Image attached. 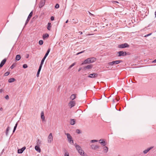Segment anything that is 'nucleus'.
<instances>
[{"instance_id":"44","label":"nucleus","mask_w":156,"mask_h":156,"mask_svg":"<svg viewBox=\"0 0 156 156\" xmlns=\"http://www.w3.org/2000/svg\"><path fill=\"white\" fill-rule=\"evenodd\" d=\"M65 156H69V153L68 152H66L65 153Z\"/></svg>"},{"instance_id":"19","label":"nucleus","mask_w":156,"mask_h":156,"mask_svg":"<svg viewBox=\"0 0 156 156\" xmlns=\"http://www.w3.org/2000/svg\"><path fill=\"white\" fill-rule=\"evenodd\" d=\"M41 118L42 121L45 120V117L44 115V113L43 112H42L41 114Z\"/></svg>"},{"instance_id":"38","label":"nucleus","mask_w":156,"mask_h":156,"mask_svg":"<svg viewBox=\"0 0 156 156\" xmlns=\"http://www.w3.org/2000/svg\"><path fill=\"white\" fill-rule=\"evenodd\" d=\"M98 141V140H91L90 142L91 143H94V142H97Z\"/></svg>"},{"instance_id":"21","label":"nucleus","mask_w":156,"mask_h":156,"mask_svg":"<svg viewBox=\"0 0 156 156\" xmlns=\"http://www.w3.org/2000/svg\"><path fill=\"white\" fill-rule=\"evenodd\" d=\"M16 60L17 61H19L21 59V56L20 55H17L16 56Z\"/></svg>"},{"instance_id":"1","label":"nucleus","mask_w":156,"mask_h":156,"mask_svg":"<svg viewBox=\"0 0 156 156\" xmlns=\"http://www.w3.org/2000/svg\"><path fill=\"white\" fill-rule=\"evenodd\" d=\"M65 135H67V138L69 142L71 144H73V141L72 140V137L71 136L70 134L69 133H65Z\"/></svg>"},{"instance_id":"53","label":"nucleus","mask_w":156,"mask_h":156,"mask_svg":"<svg viewBox=\"0 0 156 156\" xmlns=\"http://www.w3.org/2000/svg\"><path fill=\"white\" fill-rule=\"evenodd\" d=\"M3 91V90L2 89H0V93H2Z\"/></svg>"},{"instance_id":"30","label":"nucleus","mask_w":156,"mask_h":156,"mask_svg":"<svg viewBox=\"0 0 156 156\" xmlns=\"http://www.w3.org/2000/svg\"><path fill=\"white\" fill-rule=\"evenodd\" d=\"M17 125H18V123H17V122L16 123V124H15V126H14V127L13 130V133H14L15 132V130H16V128H17Z\"/></svg>"},{"instance_id":"47","label":"nucleus","mask_w":156,"mask_h":156,"mask_svg":"<svg viewBox=\"0 0 156 156\" xmlns=\"http://www.w3.org/2000/svg\"><path fill=\"white\" fill-rule=\"evenodd\" d=\"M5 98L6 99V100H8L9 99V96L8 95H6L5 97Z\"/></svg>"},{"instance_id":"41","label":"nucleus","mask_w":156,"mask_h":156,"mask_svg":"<svg viewBox=\"0 0 156 156\" xmlns=\"http://www.w3.org/2000/svg\"><path fill=\"white\" fill-rule=\"evenodd\" d=\"M85 51V50H84V51H81V52H79V53H77L76 54V55H79V54H81V53H83Z\"/></svg>"},{"instance_id":"37","label":"nucleus","mask_w":156,"mask_h":156,"mask_svg":"<svg viewBox=\"0 0 156 156\" xmlns=\"http://www.w3.org/2000/svg\"><path fill=\"white\" fill-rule=\"evenodd\" d=\"M43 41L42 40H40L39 41V44L40 45H42L43 44Z\"/></svg>"},{"instance_id":"36","label":"nucleus","mask_w":156,"mask_h":156,"mask_svg":"<svg viewBox=\"0 0 156 156\" xmlns=\"http://www.w3.org/2000/svg\"><path fill=\"white\" fill-rule=\"evenodd\" d=\"M10 73L9 72H7L4 74V76H8Z\"/></svg>"},{"instance_id":"50","label":"nucleus","mask_w":156,"mask_h":156,"mask_svg":"<svg viewBox=\"0 0 156 156\" xmlns=\"http://www.w3.org/2000/svg\"><path fill=\"white\" fill-rule=\"evenodd\" d=\"M116 100L117 101H118L119 100V97H116Z\"/></svg>"},{"instance_id":"22","label":"nucleus","mask_w":156,"mask_h":156,"mask_svg":"<svg viewBox=\"0 0 156 156\" xmlns=\"http://www.w3.org/2000/svg\"><path fill=\"white\" fill-rule=\"evenodd\" d=\"M49 37V35L48 34H44L43 35V38L44 39H45L46 38H47Z\"/></svg>"},{"instance_id":"32","label":"nucleus","mask_w":156,"mask_h":156,"mask_svg":"<svg viewBox=\"0 0 156 156\" xmlns=\"http://www.w3.org/2000/svg\"><path fill=\"white\" fill-rule=\"evenodd\" d=\"M76 62H75L73 63L72 65H71L69 67L68 69H70L72 67H73V66H74V65H76Z\"/></svg>"},{"instance_id":"55","label":"nucleus","mask_w":156,"mask_h":156,"mask_svg":"<svg viewBox=\"0 0 156 156\" xmlns=\"http://www.w3.org/2000/svg\"><path fill=\"white\" fill-rule=\"evenodd\" d=\"M29 54H27V55L26 58H28L29 57Z\"/></svg>"},{"instance_id":"54","label":"nucleus","mask_w":156,"mask_h":156,"mask_svg":"<svg viewBox=\"0 0 156 156\" xmlns=\"http://www.w3.org/2000/svg\"><path fill=\"white\" fill-rule=\"evenodd\" d=\"M79 33H80V34H83V33L81 31H79Z\"/></svg>"},{"instance_id":"28","label":"nucleus","mask_w":156,"mask_h":156,"mask_svg":"<svg viewBox=\"0 0 156 156\" xmlns=\"http://www.w3.org/2000/svg\"><path fill=\"white\" fill-rule=\"evenodd\" d=\"M75 123V121L74 119H71L70 124L72 125H74Z\"/></svg>"},{"instance_id":"45","label":"nucleus","mask_w":156,"mask_h":156,"mask_svg":"<svg viewBox=\"0 0 156 156\" xmlns=\"http://www.w3.org/2000/svg\"><path fill=\"white\" fill-rule=\"evenodd\" d=\"M51 21H53L54 20V17L53 16H51L50 18Z\"/></svg>"},{"instance_id":"52","label":"nucleus","mask_w":156,"mask_h":156,"mask_svg":"<svg viewBox=\"0 0 156 156\" xmlns=\"http://www.w3.org/2000/svg\"><path fill=\"white\" fill-rule=\"evenodd\" d=\"M82 69V68L80 67V68L79 69H78V72H79Z\"/></svg>"},{"instance_id":"40","label":"nucleus","mask_w":156,"mask_h":156,"mask_svg":"<svg viewBox=\"0 0 156 156\" xmlns=\"http://www.w3.org/2000/svg\"><path fill=\"white\" fill-rule=\"evenodd\" d=\"M59 5L58 4H56L55 6V7L56 9H58L59 8Z\"/></svg>"},{"instance_id":"14","label":"nucleus","mask_w":156,"mask_h":156,"mask_svg":"<svg viewBox=\"0 0 156 156\" xmlns=\"http://www.w3.org/2000/svg\"><path fill=\"white\" fill-rule=\"evenodd\" d=\"M153 148V147H151L143 151V153L144 154H147L149 151L152 149Z\"/></svg>"},{"instance_id":"39","label":"nucleus","mask_w":156,"mask_h":156,"mask_svg":"<svg viewBox=\"0 0 156 156\" xmlns=\"http://www.w3.org/2000/svg\"><path fill=\"white\" fill-rule=\"evenodd\" d=\"M23 68L24 69H26L27 67V66L26 64H24L23 66Z\"/></svg>"},{"instance_id":"11","label":"nucleus","mask_w":156,"mask_h":156,"mask_svg":"<svg viewBox=\"0 0 156 156\" xmlns=\"http://www.w3.org/2000/svg\"><path fill=\"white\" fill-rule=\"evenodd\" d=\"M26 147L25 146L23 147L20 149H19L18 150V153L19 154H21L26 149Z\"/></svg>"},{"instance_id":"27","label":"nucleus","mask_w":156,"mask_h":156,"mask_svg":"<svg viewBox=\"0 0 156 156\" xmlns=\"http://www.w3.org/2000/svg\"><path fill=\"white\" fill-rule=\"evenodd\" d=\"M79 153L81 155H82L84 154V151L82 149H80V150L78 151Z\"/></svg>"},{"instance_id":"46","label":"nucleus","mask_w":156,"mask_h":156,"mask_svg":"<svg viewBox=\"0 0 156 156\" xmlns=\"http://www.w3.org/2000/svg\"><path fill=\"white\" fill-rule=\"evenodd\" d=\"M151 34H152V33H150V34H147V35H145L144 36V37H148V36H149L151 35Z\"/></svg>"},{"instance_id":"15","label":"nucleus","mask_w":156,"mask_h":156,"mask_svg":"<svg viewBox=\"0 0 156 156\" xmlns=\"http://www.w3.org/2000/svg\"><path fill=\"white\" fill-rule=\"evenodd\" d=\"M91 148L94 150H96L99 147L98 145L92 144L91 146Z\"/></svg>"},{"instance_id":"6","label":"nucleus","mask_w":156,"mask_h":156,"mask_svg":"<svg viewBox=\"0 0 156 156\" xmlns=\"http://www.w3.org/2000/svg\"><path fill=\"white\" fill-rule=\"evenodd\" d=\"M98 74L97 73H92L89 74L88 77L90 78H96L98 77Z\"/></svg>"},{"instance_id":"49","label":"nucleus","mask_w":156,"mask_h":156,"mask_svg":"<svg viewBox=\"0 0 156 156\" xmlns=\"http://www.w3.org/2000/svg\"><path fill=\"white\" fill-rule=\"evenodd\" d=\"M43 65V64H41V63L40 65L39 66V69H41Z\"/></svg>"},{"instance_id":"31","label":"nucleus","mask_w":156,"mask_h":156,"mask_svg":"<svg viewBox=\"0 0 156 156\" xmlns=\"http://www.w3.org/2000/svg\"><path fill=\"white\" fill-rule=\"evenodd\" d=\"M37 145L39 146V145L41 144V141L39 139L37 140Z\"/></svg>"},{"instance_id":"20","label":"nucleus","mask_w":156,"mask_h":156,"mask_svg":"<svg viewBox=\"0 0 156 156\" xmlns=\"http://www.w3.org/2000/svg\"><path fill=\"white\" fill-rule=\"evenodd\" d=\"M104 152L105 153H107L108 151V148L106 146H105L103 147Z\"/></svg>"},{"instance_id":"4","label":"nucleus","mask_w":156,"mask_h":156,"mask_svg":"<svg viewBox=\"0 0 156 156\" xmlns=\"http://www.w3.org/2000/svg\"><path fill=\"white\" fill-rule=\"evenodd\" d=\"M33 11H32L29 14L27 17V20H26L25 23V25H26L27 24L28 22H29V20H30L32 16L33 15Z\"/></svg>"},{"instance_id":"2","label":"nucleus","mask_w":156,"mask_h":156,"mask_svg":"<svg viewBox=\"0 0 156 156\" xmlns=\"http://www.w3.org/2000/svg\"><path fill=\"white\" fill-rule=\"evenodd\" d=\"M122 62V60H116L113 61L111 62H109L108 63V64L109 65L112 66L114 65L118 64L119 63H120Z\"/></svg>"},{"instance_id":"51","label":"nucleus","mask_w":156,"mask_h":156,"mask_svg":"<svg viewBox=\"0 0 156 156\" xmlns=\"http://www.w3.org/2000/svg\"><path fill=\"white\" fill-rule=\"evenodd\" d=\"M48 56L47 55H45L44 56V57H43V58H44V59H45V58H46V57Z\"/></svg>"},{"instance_id":"57","label":"nucleus","mask_w":156,"mask_h":156,"mask_svg":"<svg viewBox=\"0 0 156 156\" xmlns=\"http://www.w3.org/2000/svg\"><path fill=\"white\" fill-rule=\"evenodd\" d=\"M68 22V20H67L66 21V23H67Z\"/></svg>"},{"instance_id":"18","label":"nucleus","mask_w":156,"mask_h":156,"mask_svg":"<svg viewBox=\"0 0 156 156\" xmlns=\"http://www.w3.org/2000/svg\"><path fill=\"white\" fill-rule=\"evenodd\" d=\"M90 59V63H92L95 62L96 59L95 57H91L89 58Z\"/></svg>"},{"instance_id":"10","label":"nucleus","mask_w":156,"mask_h":156,"mask_svg":"<svg viewBox=\"0 0 156 156\" xmlns=\"http://www.w3.org/2000/svg\"><path fill=\"white\" fill-rule=\"evenodd\" d=\"M6 60L7 59L5 58L2 61L0 64V68L2 67L3 66L5 63Z\"/></svg>"},{"instance_id":"13","label":"nucleus","mask_w":156,"mask_h":156,"mask_svg":"<svg viewBox=\"0 0 156 156\" xmlns=\"http://www.w3.org/2000/svg\"><path fill=\"white\" fill-rule=\"evenodd\" d=\"M124 52L123 51H120L118 52V54L117 55L118 57H120V56H124Z\"/></svg>"},{"instance_id":"25","label":"nucleus","mask_w":156,"mask_h":156,"mask_svg":"<svg viewBox=\"0 0 156 156\" xmlns=\"http://www.w3.org/2000/svg\"><path fill=\"white\" fill-rule=\"evenodd\" d=\"M75 146L76 148V150L78 151L80 150V149H81L79 145H77V144H75Z\"/></svg>"},{"instance_id":"29","label":"nucleus","mask_w":156,"mask_h":156,"mask_svg":"<svg viewBox=\"0 0 156 156\" xmlns=\"http://www.w3.org/2000/svg\"><path fill=\"white\" fill-rule=\"evenodd\" d=\"M10 129V127L8 126L6 129L5 133L6 136L8 135V132Z\"/></svg>"},{"instance_id":"24","label":"nucleus","mask_w":156,"mask_h":156,"mask_svg":"<svg viewBox=\"0 0 156 156\" xmlns=\"http://www.w3.org/2000/svg\"><path fill=\"white\" fill-rule=\"evenodd\" d=\"M76 94H73L70 97V99L72 100H73L76 98Z\"/></svg>"},{"instance_id":"12","label":"nucleus","mask_w":156,"mask_h":156,"mask_svg":"<svg viewBox=\"0 0 156 156\" xmlns=\"http://www.w3.org/2000/svg\"><path fill=\"white\" fill-rule=\"evenodd\" d=\"M68 105H69L71 106L70 108H71L75 105V101H70V102L69 103Z\"/></svg>"},{"instance_id":"23","label":"nucleus","mask_w":156,"mask_h":156,"mask_svg":"<svg viewBox=\"0 0 156 156\" xmlns=\"http://www.w3.org/2000/svg\"><path fill=\"white\" fill-rule=\"evenodd\" d=\"M16 80L14 78H11L8 80V82L10 83L14 82Z\"/></svg>"},{"instance_id":"5","label":"nucleus","mask_w":156,"mask_h":156,"mask_svg":"<svg viewBox=\"0 0 156 156\" xmlns=\"http://www.w3.org/2000/svg\"><path fill=\"white\" fill-rule=\"evenodd\" d=\"M53 140L52 134L51 133H50L48 137V142L51 143Z\"/></svg>"},{"instance_id":"8","label":"nucleus","mask_w":156,"mask_h":156,"mask_svg":"<svg viewBox=\"0 0 156 156\" xmlns=\"http://www.w3.org/2000/svg\"><path fill=\"white\" fill-rule=\"evenodd\" d=\"M99 142L103 146H105L106 145V143L105 142L104 140L100 139L99 140Z\"/></svg>"},{"instance_id":"16","label":"nucleus","mask_w":156,"mask_h":156,"mask_svg":"<svg viewBox=\"0 0 156 156\" xmlns=\"http://www.w3.org/2000/svg\"><path fill=\"white\" fill-rule=\"evenodd\" d=\"M92 65H87V66L84 67L83 69L85 70L87 69H91L93 67Z\"/></svg>"},{"instance_id":"9","label":"nucleus","mask_w":156,"mask_h":156,"mask_svg":"<svg viewBox=\"0 0 156 156\" xmlns=\"http://www.w3.org/2000/svg\"><path fill=\"white\" fill-rule=\"evenodd\" d=\"M45 2V0H41L39 4V7L40 8H41L44 5Z\"/></svg>"},{"instance_id":"43","label":"nucleus","mask_w":156,"mask_h":156,"mask_svg":"<svg viewBox=\"0 0 156 156\" xmlns=\"http://www.w3.org/2000/svg\"><path fill=\"white\" fill-rule=\"evenodd\" d=\"M76 132L78 134H80L81 133L80 130L79 129H77L76 130Z\"/></svg>"},{"instance_id":"60","label":"nucleus","mask_w":156,"mask_h":156,"mask_svg":"<svg viewBox=\"0 0 156 156\" xmlns=\"http://www.w3.org/2000/svg\"><path fill=\"white\" fill-rule=\"evenodd\" d=\"M89 12L90 14V15H93V14H92L90 12Z\"/></svg>"},{"instance_id":"26","label":"nucleus","mask_w":156,"mask_h":156,"mask_svg":"<svg viewBox=\"0 0 156 156\" xmlns=\"http://www.w3.org/2000/svg\"><path fill=\"white\" fill-rule=\"evenodd\" d=\"M51 23H48V26L47 27V28L48 30H51Z\"/></svg>"},{"instance_id":"59","label":"nucleus","mask_w":156,"mask_h":156,"mask_svg":"<svg viewBox=\"0 0 156 156\" xmlns=\"http://www.w3.org/2000/svg\"><path fill=\"white\" fill-rule=\"evenodd\" d=\"M155 17H156V11H155Z\"/></svg>"},{"instance_id":"17","label":"nucleus","mask_w":156,"mask_h":156,"mask_svg":"<svg viewBox=\"0 0 156 156\" xmlns=\"http://www.w3.org/2000/svg\"><path fill=\"white\" fill-rule=\"evenodd\" d=\"M35 150L38 152H40L41 151V149L38 145H36L35 147Z\"/></svg>"},{"instance_id":"56","label":"nucleus","mask_w":156,"mask_h":156,"mask_svg":"<svg viewBox=\"0 0 156 156\" xmlns=\"http://www.w3.org/2000/svg\"><path fill=\"white\" fill-rule=\"evenodd\" d=\"M3 110V108H0V110L1 111H2Z\"/></svg>"},{"instance_id":"35","label":"nucleus","mask_w":156,"mask_h":156,"mask_svg":"<svg viewBox=\"0 0 156 156\" xmlns=\"http://www.w3.org/2000/svg\"><path fill=\"white\" fill-rule=\"evenodd\" d=\"M50 50L51 49L50 48H49L48 50L46 53L45 55H48L50 51Z\"/></svg>"},{"instance_id":"34","label":"nucleus","mask_w":156,"mask_h":156,"mask_svg":"<svg viewBox=\"0 0 156 156\" xmlns=\"http://www.w3.org/2000/svg\"><path fill=\"white\" fill-rule=\"evenodd\" d=\"M16 63H13L10 67V68L11 69H12L13 68L15 67L16 65Z\"/></svg>"},{"instance_id":"3","label":"nucleus","mask_w":156,"mask_h":156,"mask_svg":"<svg viewBox=\"0 0 156 156\" xmlns=\"http://www.w3.org/2000/svg\"><path fill=\"white\" fill-rule=\"evenodd\" d=\"M129 46L128 44L126 43H125L119 45L118 47L120 48H128Z\"/></svg>"},{"instance_id":"61","label":"nucleus","mask_w":156,"mask_h":156,"mask_svg":"<svg viewBox=\"0 0 156 156\" xmlns=\"http://www.w3.org/2000/svg\"><path fill=\"white\" fill-rule=\"evenodd\" d=\"M115 3H118V2L117 1H115Z\"/></svg>"},{"instance_id":"33","label":"nucleus","mask_w":156,"mask_h":156,"mask_svg":"<svg viewBox=\"0 0 156 156\" xmlns=\"http://www.w3.org/2000/svg\"><path fill=\"white\" fill-rule=\"evenodd\" d=\"M41 69H38V71H37V77H38L39 76V74H40V71L41 70Z\"/></svg>"},{"instance_id":"42","label":"nucleus","mask_w":156,"mask_h":156,"mask_svg":"<svg viewBox=\"0 0 156 156\" xmlns=\"http://www.w3.org/2000/svg\"><path fill=\"white\" fill-rule=\"evenodd\" d=\"M45 59H44V58H43L41 61V64H43V63H44V62Z\"/></svg>"},{"instance_id":"62","label":"nucleus","mask_w":156,"mask_h":156,"mask_svg":"<svg viewBox=\"0 0 156 156\" xmlns=\"http://www.w3.org/2000/svg\"><path fill=\"white\" fill-rule=\"evenodd\" d=\"M118 156H120V155H119Z\"/></svg>"},{"instance_id":"7","label":"nucleus","mask_w":156,"mask_h":156,"mask_svg":"<svg viewBox=\"0 0 156 156\" xmlns=\"http://www.w3.org/2000/svg\"><path fill=\"white\" fill-rule=\"evenodd\" d=\"M90 59L89 58L85 59L83 62H82L81 64V65H83L84 64H88L90 63Z\"/></svg>"},{"instance_id":"58","label":"nucleus","mask_w":156,"mask_h":156,"mask_svg":"<svg viewBox=\"0 0 156 156\" xmlns=\"http://www.w3.org/2000/svg\"><path fill=\"white\" fill-rule=\"evenodd\" d=\"M153 62H156V59L154 60L153 61Z\"/></svg>"},{"instance_id":"48","label":"nucleus","mask_w":156,"mask_h":156,"mask_svg":"<svg viewBox=\"0 0 156 156\" xmlns=\"http://www.w3.org/2000/svg\"><path fill=\"white\" fill-rule=\"evenodd\" d=\"M124 56L127 55H129L126 51H124Z\"/></svg>"}]
</instances>
